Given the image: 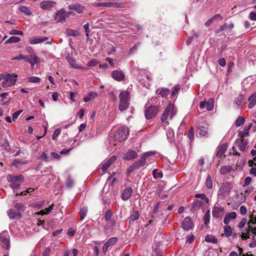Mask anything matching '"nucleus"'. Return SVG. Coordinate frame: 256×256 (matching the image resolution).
I'll return each instance as SVG.
<instances>
[{"instance_id":"obj_1","label":"nucleus","mask_w":256,"mask_h":256,"mask_svg":"<svg viewBox=\"0 0 256 256\" xmlns=\"http://www.w3.org/2000/svg\"><path fill=\"white\" fill-rule=\"evenodd\" d=\"M177 110L173 104L170 102L161 116V121L166 125L169 124L168 120H172L176 114Z\"/></svg>"},{"instance_id":"obj_2","label":"nucleus","mask_w":256,"mask_h":256,"mask_svg":"<svg viewBox=\"0 0 256 256\" xmlns=\"http://www.w3.org/2000/svg\"><path fill=\"white\" fill-rule=\"evenodd\" d=\"M120 104L119 110L124 111L126 110L130 106V96L128 92L122 91L119 95Z\"/></svg>"},{"instance_id":"obj_3","label":"nucleus","mask_w":256,"mask_h":256,"mask_svg":"<svg viewBox=\"0 0 256 256\" xmlns=\"http://www.w3.org/2000/svg\"><path fill=\"white\" fill-rule=\"evenodd\" d=\"M128 134L129 130L128 128L126 126H122L115 132L114 138L116 140L122 142L126 138Z\"/></svg>"},{"instance_id":"obj_4","label":"nucleus","mask_w":256,"mask_h":256,"mask_svg":"<svg viewBox=\"0 0 256 256\" xmlns=\"http://www.w3.org/2000/svg\"><path fill=\"white\" fill-rule=\"evenodd\" d=\"M17 76L14 74H8L2 82V86L4 88L14 86L16 82Z\"/></svg>"},{"instance_id":"obj_5","label":"nucleus","mask_w":256,"mask_h":256,"mask_svg":"<svg viewBox=\"0 0 256 256\" xmlns=\"http://www.w3.org/2000/svg\"><path fill=\"white\" fill-rule=\"evenodd\" d=\"M232 190V186L229 183H223L218 190V196L220 198L228 196Z\"/></svg>"},{"instance_id":"obj_6","label":"nucleus","mask_w":256,"mask_h":256,"mask_svg":"<svg viewBox=\"0 0 256 256\" xmlns=\"http://www.w3.org/2000/svg\"><path fill=\"white\" fill-rule=\"evenodd\" d=\"M158 108L156 106H150L145 110V117L147 120H150L154 117L158 112Z\"/></svg>"},{"instance_id":"obj_7","label":"nucleus","mask_w":256,"mask_h":256,"mask_svg":"<svg viewBox=\"0 0 256 256\" xmlns=\"http://www.w3.org/2000/svg\"><path fill=\"white\" fill-rule=\"evenodd\" d=\"M56 2L52 0H44L40 2V7L44 10H49L54 8Z\"/></svg>"},{"instance_id":"obj_8","label":"nucleus","mask_w":256,"mask_h":256,"mask_svg":"<svg viewBox=\"0 0 256 256\" xmlns=\"http://www.w3.org/2000/svg\"><path fill=\"white\" fill-rule=\"evenodd\" d=\"M66 14L64 9L58 10L55 14L54 20L56 22H64L66 20Z\"/></svg>"},{"instance_id":"obj_9","label":"nucleus","mask_w":256,"mask_h":256,"mask_svg":"<svg viewBox=\"0 0 256 256\" xmlns=\"http://www.w3.org/2000/svg\"><path fill=\"white\" fill-rule=\"evenodd\" d=\"M252 124L250 123L247 126H246L242 130H239L238 136V138L244 139L245 137L250 136L249 130L252 127Z\"/></svg>"},{"instance_id":"obj_10","label":"nucleus","mask_w":256,"mask_h":256,"mask_svg":"<svg viewBox=\"0 0 256 256\" xmlns=\"http://www.w3.org/2000/svg\"><path fill=\"white\" fill-rule=\"evenodd\" d=\"M235 145L238 147L239 150L244 152L248 144V141L244 139L238 138L235 141Z\"/></svg>"},{"instance_id":"obj_11","label":"nucleus","mask_w":256,"mask_h":256,"mask_svg":"<svg viewBox=\"0 0 256 256\" xmlns=\"http://www.w3.org/2000/svg\"><path fill=\"white\" fill-rule=\"evenodd\" d=\"M26 49L30 54V56L31 59L32 60L33 63L38 64L40 62H43V60H41L40 59L36 56L32 47L27 46L26 47Z\"/></svg>"},{"instance_id":"obj_12","label":"nucleus","mask_w":256,"mask_h":256,"mask_svg":"<svg viewBox=\"0 0 256 256\" xmlns=\"http://www.w3.org/2000/svg\"><path fill=\"white\" fill-rule=\"evenodd\" d=\"M193 227V222L190 217L186 218L182 222V228L185 230H189Z\"/></svg>"},{"instance_id":"obj_13","label":"nucleus","mask_w":256,"mask_h":256,"mask_svg":"<svg viewBox=\"0 0 256 256\" xmlns=\"http://www.w3.org/2000/svg\"><path fill=\"white\" fill-rule=\"evenodd\" d=\"M112 78L116 81H122L124 78V74L122 71L115 70L112 72Z\"/></svg>"},{"instance_id":"obj_14","label":"nucleus","mask_w":256,"mask_h":256,"mask_svg":"<svg viewBox=\"0 0 256 256\" xmlns=\"http://www.w3.org/2000/svg\"><path fill=\"white\" fill-rule=\"evenodd\" d=\"M48 39L47 37L34 36L29 39V42L31 44H36L44 42Z\"/></svg>"},{"instance_id":"obj_15","label":"nucleus","mask_w":256,"mask_h":256,"mask_svg":"<svg viewBox=\"0 0 256 256\" xmlns=\"http://www.w3.org/2000/svg\"><path fill=\"white\" fill-rule=\"evenodd\" d=\"M7 180L10 182H22L24 180V176L22 175H8L7 176Z\"/></svg>"},{"instance_id":"obj_16","label":"nucleus","mask_w":256,"mask_h":256,"mask_svg":"<svg viewBox=\"0 0 256 256\" xmlns=\"http://www.w3.org/2000/svg\"><path fill=\"white\" fill-rule=\"evenodd\" d=\"M208 125L206 122H203L201 125H200L198 129V134L201 136H204L208 134Z\"/></svg>"},{"instance_id":"obj_17","label":"nucleus","mask_w":256,"mask_h":256,"mask_svg":"<svg viewBox=\"0 0 256 256\" xmlns=\"http://www.w3.org/2000/svg\"><path fill=\"white\" fill-rule=\"evenodd\" d=\"M68 8L70 10H75L78 14L82 13L85 10L84 6L78 3L70 5Z\"/></svg>"},{"instance_id":"obj_18","label":"nucleus","mask_w":256,"mask_h":256,"mask_svg":"<svg viewBox=\"0 0 256 256\" xmlns=\"http://www.w3.org/2000/svg\"><path fill=\"white\" fill-rule=\"evenodd\" d=\"M138 157V154L136 151L131 150L124 154V159L126 160H132Z\"/></svg>"},{"instance_id":"obj_19","label":"nucleus","mask_w":256,"mask_h":256,"mask_svg":"<svg viewBox=\"0 0 256 256\" xmlns=\"http://www.w3.org/2000/svg\"><path fill=\"white\" fill-rule=\"evenodd\" d=\"M146 158L142 155L138 160L136 161L132 164V168L138 169L140 166H144L146 164Z\"/></svg>"},{"instance_id":"obj_20","label":"nucleus","mask_w":256,"mask_h":256,"mask_svg":"<svg viewBox=\"0 0 256 256\" xmlns=\"http://www.w3.org/2000/svg\"><path fill=\"white\" fill-rule=\"evenodd\" d=\"M24 60V62H29L31 64L32 66H34L36 64L35 63H33L32 60L30 59L28 56H24L21 54H20L18 56L12 58V60Z\"/></svg>"},{"instance_id":"obj_21","label":"nucleus","mask_w":256,"mask_h":256,"mask_svg":"<svg viewBox=\"0 0 256 256\" xmlns=\"http://www.w3.org/2000/svg\"><path fill=\"white\" fill-rule=\"evenodd\" d=\"M117 157L115 156H112L102 166V170L103 172L106 171V170L116 160Z\"/></svg>"},{"instance_id":"obj_22","label":"nucleus","mask_w":256,"mask_h":256,"mask_svg":"<svg viewBox=\"0 0 256 256\" xmlns=\"http://www.w3.org/2000/svg\"><path fill=\"white\" fill-rule=\"evenodd\" d=\"M236 217V214L234 212L227 213L224 220V222L228 224L232 219H235Z\"/></svg>"},{"instance_id":"obj_23","label":"nucleus","mask_w":256,"mask_h":256,"mask_svg":"<svg viewBox=\"0 0 256 256\" xmlns=\"http://www.w3.org/2000/svg\"><path fill=\"white\" fill-rule=\"evenodd\" d=\"M132 188L130 187L127 188L125 189L122 194V198L123 200H128L130 197L132 196Z\"/></svg>"},{"instance_id":"obj_24","label":"nucleus","mask_w":256,"mask_h":256,"mask_svg":"<svg viewBox=\"0 0 256 256\" xmlns=\"http://www.w3.org/2000/svg\"><path fill=\"white\" fill-rule=\"evenodd\" d=\"M112 212L110 210H108L105 212L104 218L108 224L114 226L115 225L116 222L114 220H112Z\"/></svg>"},{"instance_id":"obj_25","label":"nucleus","mask_w":256,"mask_h":256,"mask_svg":"<svg viewBox=\"0 0 256 256\" xmlns=\"http://www.w3.org/2000/svg\"><path fill=\"white\" fill-rule=\"evenodd\" d=\"M103 6L106 8H120L122 6V4L120 2H103Z\"/></svg>"},{"instance_id":"obj_26","label":"nucleus","mask_w":256,"mask_h":256,"mask_svg":"<svg viewBox=\"0 0 256 256\" xmlns=\"http://www.w3.org/2000/svg\"><path fill=\"white\" fill-rule=\"evenodd\" d=\"M228 148L226 144H224L219 146L216 156H222L226 152Z\"/></svg>"},{"instance_id":"obj_27","label":"nucleus","mask_w":256,"mask_h":256,"mask_svg":"<svg viewBox=\"0 0 256 256\" xmlns=\"http://www.w3.org/2000/svg\"><path fill=\"white\" fill-rule=\"evenodd\" d=\"M98 96V94L94 92H90L88 95L84 98V100L86 102H88L92 99H94Z\"/></svg>"},{"instance_id":"obj_28","label":"nucleus","mask_w":256,"mask_h":256,"mask_svg":"<svg viewBox=\"0 0 256 256\" xmlns=\"http://www.w3.org/2000/svg\"><path fill=\"white\" fill-rule=\"evenodd\" d=\"M8 214L10 218H20L21 214L20 212H15L12 210H10L8 211Z\"/></svg>"},{"instance_id":"obj_29","label":"nucleus","mask_w":256,"mask_h":256,"mask_svg":"<svg viewBox=\"0 0 256 256\" xmlns=\"http://www.w3.org/2000/svg\"><path fill=\"white\" fill-rule=\"evenodd\" d=\"M250 102L248 108H252L256 104V92L253 94L248 98Z\"/></svg>"},{"instance_id":"obj_30","label":"nucleus","mask_w":256,"mask_h":256,"mask_svg":"<svg viewBox=\"0 0 256 256\" xmlns=\"http://www.w3.org/2000/svg\"><path fill=\"white\" fill-rule=\"evenodd\" d=\"M156 92L158 94L160 95L162 97H165L170 94V90L168 88H162L158 89Z\"/></svg>"},{"instance_id":"obj_31","label":"nucleus","mask_w":256,"mask_h":256,"mask_svg":"<svg viewBox=\"0 0 256 256\" xmlns=\"http://www.w3.org/2000/svg\"><path fill=\"white\" fill-rule=\"evenodd\" d=\"M0 240L3 244V246L6 249H8L10 248V240H9L1 235L0 237Z\"/></svg>"},{"instance_id":"obj_32","label":"nucleus","mask_w":256,"mask_h":256,"mask_svg":"<svg viewBox=\"0 0 256 256\" xmlns=\"http://www.w3.org/2000/svg\"><path fill=\"white\" fill-rule=\"evenodd\" d=\"M21 40L20 38L18 36H12L10 37L6 42V44L16 43Z\"/></svg>"},{"instance_id":"obj_33","label":"nucleus","mask_w":256,"mask_h":256,"mask_svg":"<svg viewBox=\"0 0 256 256\" xmlns=\"http://www.w3.org/2000/svg\"><path fill=\"white\" fill-rule=\"evenodd\" d=\"M19 9L21 12L24 13L27 16H30L32 14V12L30 9L26 6H21L20 7Z\"/></svg>"},{"instance_id":"obj_34","label":"nucleus","mask_w":256,"mask_h":256,"mask_svg":"<svg viewBox=\"0 0 256 256\" xmlns=\"http://www.w3.org/2000/svg\"><path fill=\"white\" fill-rule=\"evenodd\" d=\"M232 168L231 166H226L222 167L220 170V173L222 174H226L228 173H230L232 171Z\"/></svg>"},{"instance_id":"obj_35","label":"nucleus","mask_w":256,"mask_h":256,"mask_svg":"<svg viewBox=\"0 0 256 256\" xmlns=\"http://www.w3.org/2000/svg\"><path fill=\"white\" fill-rule=\"evenodd\" d=\"M205 240L208 242L216 244L218 242L217 238L212 235H207L205 238Z\"/></svg>"},{"instance_id":"obj_36","label":"nucleus","mask_w":256,"mask_h":256,"mask_svg":"<svg viewBox=\"0 0 256 256\" xmlns=\"http://www.w3.org/2000/svg\"><path fill=\"white\" fill-rule=\"evenodd\" d=\"M232 234V228L230 226H224V234L222 235H224L226 237L228 238L231 236Z\"/></svg>"},{"instance_id":"obj_37","label":"nucleus","mask_w":256,"mask_h":256,"mask_svg":"<svg viewBox=\"0 0 256 256\" xmlns=\"http://www.w3.org/2000/svg\"><path fill=\"white\" fill-rule=\"evenodd\" d=\"M253 216L254 215L252 214L250 216V220L248 222V228L244 230L248 233H250V230H252V229L254 228L252 226L253 220H252Z\"/></svg>"},{"instance_id":"obj_38","label":"nucleus","mask_w":256,"mask_h":256,"mask_svg":"<svg viewBox=\"0 0 256 256\" xmlns=\"http://www.w3.org/2000/svg\"><path fill=\"white\" fill-rule=\"evenodd\" d=\"M245 122V119L242 116H238L235 122V125L236 127L242 126L244 124Z\"/></svg>"},{"instance_id":"obj_39","label":"nucleus","mask_w":256,"mask_h":256,"mask_svg":"<svg viewBox=\"0 0 256 256\" xmlns=\"http://www.w3.org/2000/svg\"><path fill=\"white\" fill-rule=\"evenodd\" d=\"M66 34L68 36H76L78 35V31L72 29H66Z\"/></svg>"},{"instance_id":"obj_40","label":"nucleus","mask_w":256,"mask_h":256,"mask_svg":"<svg viewBox=\"0 0 256 256\" xmlns=\"http://www.w3.org/2000/svg\"><path fill=\"white\" fill-rule=\"evenodd\" d=\"M54 204H52L48 208H45L44 210H40L38 214H40L42 215L44 214H49L52 210L54 207Z\"/></svg>"},{"instance_id":"obj_41","label":"nucleus","mask_w":256,"mask_h":256,"mask_svg":"<svg viewBox=\"0 0 256 256\" xmlns=\"http://www.w3.org/2000/svg\"><path fill=\"white\" fill-rule=\"evenodd\" d=\"M206 186L209 188L210 189L212 188V182L211 176L208 175L207 176L206 181Z\"/></svg>"},{"instance_id":"obj_42","label":"nucleus","mask_w":256,"mask_h":256,"mask_svg":"<svg viewBox=\"0 0 256 256\" xmlns=\"http://www.w3.org/2000/svg\"><path fill=\"white\" fill-rule=\"evenodd\" d=\"M152 175L154 178H162L163 176L162 173L158 172L157 169H154L152 171Z\"/></svg>"},{"instance_id":"obj_43","label":"nucleus","mask_w":256,"mask_h":256,"mask_svg":"<svg viewBox=\"0 0 256 256\" xmlns=\"http://www.w3.org/2000/svg\"><path fill=\"white\" fill-rule=\"evenodd\" d=\"M139 218V213L138 211H134L130 215L129 218L131 221H134L138 220Z\"/></svg>"},{"instance_id":"obj_44","label":"nucleus","mask_w":256,"mask_h":256,"mask_svg":"<svg viewBox=\"0 0 256 256\" xmlns=\"http://www.w3.org/2000/svg\"><path fill=\"white\" fill-rule=\"evenodd\" d=\"M118 241V238L116 237H114L110 238L106 243V244L109 247L114 245Z\"/></svg>"},{"instance_id":"obj_45","label":"nucleus","mask_w":256,"mask_h":256,"mask_svg":"<svg viewBox=\"0 0 256 256\" xmlns=\"http://www.w3.org/2000/svg\"><path fill=\"white\" fill-rule=\"evenodd\" d=\"M14 206L18 211V212H23L24 210V206L22 203H16Z\"/></svg>"},{"instance_id":"obj_46","label":"nucleus","mask_w":256,"mask_h":256,"mask_svg":"<svg viewBox=\"0 0 256 256\" xmlns=\"http://www.w3.org/2000/svg\"><path fill=\"white\" fill-rule=\"evenodd\" d=\"M27 162H22L20 160H15L12 163V165L16 166V168H18L20 166L23 165L24 164H26Z\"/></svg>"},{"instance_id":"obj_47","label":"nucleus","mask_w":256,"mask_h":256,"mask_svg":"<svg viewBox=\"0 0 256 256\" xmlns=\"http://www.w3.org/2000/svg\"><path fill=\"white\" fill-rule=\"evenodd\" d=\"M214 108V100H210L206 102V108L208 110L210 111Z\"/></svg>"},{"instance_id":"obj_48","label":"nucleus","mask_w":256,"mask_h":256,"mask_svg":"<svg viewBox=\"0 0 256 256\" xmlns=\"http://www.w3.org/2000/svg\"><path fill=\"white\" fill-rule=\"evenodd\" d=\"M188 136L190 141H192L194 138V128L190 127L188 133Z\"/></svg>"},{"instance_id":"obj_49","label":"nucleus","mask_w":256,"mask_h":256,"mask_svg":"<svg viewBox=\"0 0 256 256\" xmlns=\"http://www.w3.org/2000/svg\"><path fill=\"white\" fill-rule=\"evenodd\" d=\"M88 210L86 208H82L80 210V220H82L86 216Z\"/></svg>"},{"instance_id":"obj_50","label":"nucleus","mask_w":256,"mask_h":256,"mask_svg":"<svg viewBox=\"0 0 256 256\" xmlns=\"http://www.w3.org/2000/svg\"><path fill=\"white\" fill-rule=\"evenodd\" d=\"M9 34H10V35H15V34L20 35V36L24 35V33L22 31L16 30L15 29H12V30H10L9 32Z\"/></svg>"},{"instance_id":"obj_51","label":"nucleus","mask_w":256,"mask_h":256,"mask_svg":"<svg viewBox=\"0 0 256 256\" xmlns=\"http://www.w3.org/2000/svg\"><path fill=\"white\" fill-rule=\"evenodd\" d=\"M28 82L32 83L40 82L41 80L40 78L37 76H31L28 78Z\"/></svg>"},{"instance_id":"obj_52","label":"nucleus","mask_w":256,"mask_h":256,"mask_svg":"<svg viewBox=\"0 0 256 256\" xmlns=\"http://www.w3.org/2000/svg\"><path fill=\"white\" fill-rule=\"evenodd\" d=\"M240 237L242 240H246L248 238H250V233H248L246 230H242Z\"/></svg>"},{"instance_id":"obj_53","label":"nucleus","mask_w":256,"mask_h":256,"mask_svg":"<svg viewBox=\"0 0 256 256\" xmlns=\"http://www.w3.org/2000/svg\"><path fill=\"white\" fill-rule=\"evenodd\" d=\"M210 218V212H209V211H208L204 216V223L205 225H207L209 223Z\"/></svg>"},{"instance_id":"obj_54","label":"nucleus","mask_w":256,"mask_h":256,"mask_svg":"<svg viewBox=\"0 0 256 256\" xmlns=\"http://www.w3.org/2000/svg\"><path fill=\"white\" fill-rule=\"evenodd\" d=\"M243 98H244L242 96L240 95L235 99V104L238 106V107L240 106L241 102L243 100Z\"/></svg>"},{"instance_id":"obj_55","label":"nucleus","mask_w":256,"mask_h":256,"mask_svg":"<svg viewBox=\"0 0 256 256\" xmlns=\"http://www.w3.org/2000/svg\"><path fill=\"white\" fill-rule=\"evenodd\" d=\"M247 223V220L246 218H242L238 224V227L242 228Z\"/></svg>"},{"instance_id":"obj_56","label":"nucleus","mask_w":256,"mask_h":256,"mask_svg":"<svg viewBox=\"0 0 256 256\" xmlns=\"http://www.w3.org/2000/svg\"><path fill=\"white\" fill-rule=\"evenodd\" d=\"M180 84H177L174 88L172 93V96H174L175 95H176L178 92L179 91V90H180Z\"/></svg>"},{"instance_id":"obj_57","label":"nucleus","mask_w":256,"mask_h":256,"mask_svg":"<svg viewBox=\"0 0 256 256\" xmlns=\"http://www.w3.org/2000/svg\"><path fill=\"white\" fill-rule=\"evenodd\" d=\"M20 183L21 182L18 183V182H11L10 187L12 189H18L20 186Z\"/></svg>"},{"instance_id":"obj_58","label":"nucleus","mask_w":256,"mask_h":256,"mask_svg":"<svg viewBox=\"0 0 256 256\" xmlns=\"http://www.w3.org/2000/svg\"><path fill=\"white\" fill-rule=\"evenodd\" d=\"M38 158L42 159L45 162L48 161V156L47 154L45 152H43L41 156Z\"/></svg>"},{"instance_id":"obj_59","label":"nucleus","mask_w":256,"mask_h":256,"mask_svg":"<svg viewBox=\"0 0 256 256\" xmlns=\"http://www.w3.org/2000/svg\"><path fill=\"white\" fill-rule=\"evenodd\" d=\"M60 129H56L52 134V140H56V138L60 134Z\"/></svg>"},{"instance_id":"obj_60","label":"nucleus","mask_w":256,"mask_h":256,"mask_svg":"<svg viewBox=\"0 0 256 256\" xmlns=\"http://www.w3.org/2000/svg\"><path fill=\"white\" fill-rule=\"evenodd\" d=\"M22 110H20L14 113L12 116V120L14 121L18 118V116L22 112Z\"/></svg>"},{"instance_id":"obj_61","label":"nucleus","mask_w":256,"mask_h":256,"mask_svg":"<svg viewBox=\"0 0 256 256\" xmlns=\"http://www.w3.org/2000/svg\"><path fill=\"white\" fill-rule=\"evenodd\" d=\"M98 64V62L96 60H90L87 66H94Z\"/></svg>"},{"instance_id":"obj_62","label":"nucleus","mask_w":256,"mask_h":256,"mask_svg":"<svg viewBox=\"0 0 256 256\" xmlns=\"http://www.w3.org/2000/svg\"><path fill=\"white\" fill-rule=\"evenodd\" d=\"M240 212L242 215L246 214L247 212L246 208L244 206H241L240 208Z\"/></svg>"},{"instance_id":"obj_63","label":"nucleus","mask_w":256,"mask_h":256,"mask_svg":"<svg viewBox=\"0 0 256 256\" xmlns=\"http://www.w3.org/2000/svg\"><path fill=\"white\" fill-rule=\"evenodd\" d=\"M74 183V180L72 179L69 178L66 182V185L68 188H70L72 186Z\"/></svg>"},{"instance_id":"obj_64","label":"nucleus","mask_w":256,"mask_h":256,"mask_svg":"<svg viewBox=\"0 0 256 256\" xmlns=\"http://www.w3.org/2000/svg\"><path fill=\"white\" fill-rule=\"evenodd\" d=\"M250 17L252 20H256V12H250Z\"/></svg>"}]
</instances>
